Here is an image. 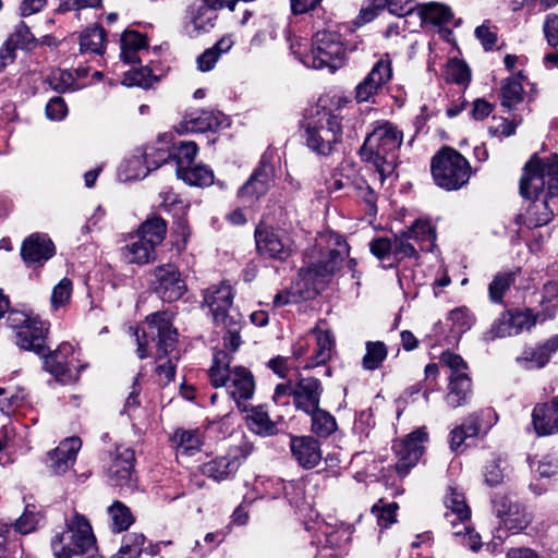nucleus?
I'll return each instance as SVG.
<instances>
[{
	"label": "nucleus",
	"mask_w": 558,
	"mask_h": 558,
	"mask_svg": "<svg viewBox=\"0 0 558 558\" xmlns=\"http://www.w3.org/2000/svg\"><path fill=\"white\" fill-rule=\"evenodd\" d=\"M9 39L19 49L29 50L36 46V39L24 22H20L16 25L14 33Z\"/></svg>",
	"instance_id": "nucleus-56"
},
{
	"label": "nucleus",
	"mask_w": 558,
	"mask_h": 558,
	"mask_svg": "<svg viewBox=\"0 0 558 558\" xmlns=\"http://www.w3.org/2000/svg\"><path fill=\"white\" fill-rule=\"evenodd\" d=\"M247 426L253 433L260 436H271L277 433L276 424L262 407L252 409L247 416Z\"/></svg>",
	"instance_id": "nucleus-40"
},
{
	"label": "nucleus",
	"mask_w": 558,
	"mask_h": 558,
	"mask_svg": "<svg viewBox=\"0 0 558 558\" xmlns=\"http://www.w3.org/2000/svg\"><path fill=\"white\" fill-rule=\"evenodd\" d=\"M372 254L379 260L392 262L391 239L377 238L369 243Z\"/></svg>",
	"instance_id": "nucleus-60"
},
{
	"label": "nucleus",
	"mask_w": 558,
	"mask_h": 558,
	"mask_svg": "<svg viewBox=\"0 0 558 558\" xmlns=\"http://www.w3.org/2000/svg\"><path fill=\"white\" fill-rule=\"evenodd\" d=\"M485 483L489 486H496L504 481V468L501 460H492L485 465L484 470Z\"/></svg>",
	"instance_id": "nucleus-63"
},
{
	"label": "nucleus",
	"mask_w": 558,
	"mask_h": 558,
	"mask_svg": "<svg viewBox=\"0 0 558 558\" xmlns=\"http://www.w3.org/2000/svg\"><path fill=\"white\" fill-rule=\"evenodd\" d=\"M144 543L145 536L142 533H129L123 536L120 550L128 553L125 558H138Z\"/></svg>",
	"instance_id": "nucleus-58"
},
{
	"label": "nucleus",
	"mask_w": 558,
	"mask_h": 558,
	"mask_svg": "<svg viewBox=\"0 0 558 558\" xmlns=\"http://www.w3.org/2000/svg\"><path fill=\"white\" fill-rule=\"evenodd\" d=\"M538 314H534L532 310H508L504 312L492 325L486 332V338L494 340L497 338L511 337L530 330L535 326Z\"/></svg>",
	"instance_id": "nucleus-12"
},
{
	"label": "nucleus",
	"mask_w": 558,
	"mask_h": 558,
	"mask_svg": "<svg viewBox=\"0 0 558 558\" xmlns=\"http://www.w3.org/2000/svg\"><path fill=\"white\" fill-rule=\"evenodd\" d=\"M221 117L213 111H201L185 116L184 121L177 128L179 133L215 132L220 128Z\"/></svg>",
	"instance_id": "nucleus-26"
},
{
	"label": "nucleus",
	"mask_w": 558,
	"mask_h": 558,
	"mask_svg": "<svg viewBox=\"0 0 558 558\" xmlns=\"http://www.w3.org/2000/svg\"><path fill=\"white\" fill-rule=\"evenodd\" d=\"M447 511L445 512V520L456 527L458 523L464 524L470 521L471 510L465 504L464 495L454 488H449V493L445 496L444 500Z\"/></svg>",
	"instance_id": "nucleus-27"
},
{
	"label": "nucleus",
	"mask_w": 558,
	"mask_h": 558,
	"mask_svg": "<svg viewBox=\"0 0 558 558\" xmlns=\"http://www.w3.org/2000/svg\"><path fill=\"white\" fill-rule=\"evenodd\" d=\"M5 317V326L15 330V343L16 345H25V333L38 332L41 335L43 328L36 324V318L28 317L25 313L20 311H8Z\"/></svg>",
	"instance_id": "nucleus-30"
},
{
	"label": "nucleus",
	"mask_w": 558,
	"mask_h": 558,
	"mask_svg": "<svg viewBox=\"0 0 558 558\" xmlns=\"http://www.w3.org/2000/svg\"><path fill=\"white\" fill-rule=\"evenodd\" d=\"M122 173L125 175V180H138L144 179L150 172L147 163L141 156H132L125 160V163L121 167Z\"/></svg>",
	"instance_id": "nucleus-55"
},
{
	"label": "nucleus",
	"mask_w": 558,
	"mask_h": 558,
	"mask_svg": "<svg viewBox=\"0 0 558 558\" xmlns=\"http://www.w3.org/2000/svg\"><path fill=\"white\" fill-rule=\"evenodd\" d=\"M558 349V336L548 339L537 348L525 349L521 356L517 357L519 363H529L527 367H543L547 364L550 355Z\"/></svg>",
	"instance_id": "nucleus-31"
},
{
	"label": "nucleus",
	"mask_w": 558,
	"mask_h": 558,
	"mask_svg": "<svg viewBox=\"0 0 558 558\" xmlns=\"http://www.w3.org/2000/svg\"><path fill=\"white\" fill-rule=\"evenodd\" d=\"M313 332L316 336L317 348L306 362L305 368H314L325 364L331 357L335 345V339L328 330L316 327L313 329Z\"/></svg>",
	"instance_id": "nucleus-32"
},
{
	"label": "nucleus",
	"mask_w": 558,
	"mask_h": 558,
	"mask_svg": "<svg viewBox=\"0 0 558 558\" xmlns=\"http://www.w3.org/2000/svg\"><path fill=\"white\" fill-rule=\"evenodd\" d=\"M167 233V223L166 221L153 215L148 217L138 228L137 233L145 240H148L155 246L162 243Z\"/></svg>",
	"instance_id": "nucleus-35"
},
{
	"label": "nucleus",
	"mask_w": 558,
	"mask_h": 558,
	"mask_svg": "<svg viewBox=\"0 0 558 558\" xmlns=\"http://www.w3.org/2000/svg\"><path fill=\"white\" fill-rule=\"evenodd\" d=\"M185 183L195 186H209L214 182L213 170L203 165H191L177 174Z\"/></svg>",
	"instance_id": "nucleus-44"
},
{
	"label": "nucleus",
	"mask_w": 558,
	"mask_h": 558,
	"mask_svg": "<svg viewBox=\"0 0 558 558\" xmlns=\"http://www.w3.org/2000/svg\"><path fill=\"white\" fill-rule=\"evenodd\" d=\"M398 509V505L396 502L389 504L387 506L379 507L378 505H374L372 507V512L377 517L378 524L381 527H388L396 521V510Z\"/></svg>",
	"instance_id": "nucleus-61"
},
{
	"label": "nucleus",
	"mask_w": 558,
	"mask_h": 558,
	"mask_svg": "<svg viewBox=\"0 0 558 558\" xmlns=\"http://www.w3.org/2000/svg\"><path fill=\"white\" fill-rule=\"evenodd\" d=\"M427 433L423 429H416L405 438L393 444V450L397 457L395 464L396 471L400 476L408 474L424 452V441L427 440Z\"/></svg>",
	"instance_id": "nucleus-15"
},
{
	"label": "nucleus",
	"mask_w": 558,
	"mask_h": 558,
	"mask_svg": "<svg viewBox=\"0 0 558 558\" xmlns=\"http://www.w3.org/2000/svg\"><path fill=\"white\" fill-rule=\"evenodd\" d=\"M430 169L435 183L447 191L461 189L471 177L469 161L451 147H444L433 157Z\"/></svg>",
	"instance_id": "nucleus-5"
},
{
	"label": "nucleus",
	"mask_w": 558,
	"mask_h": 558,
	"mask_svg": "<svg viewBox=\"0 0 558 558\" xmlns=\"http://www.w3.org/2000/svg\"><path fill=\"white\" fill-rule=\"evenodd\" d=\"M36 324L43 328L41 335L38 332L35 333L33 331L27 332L24 336L27 343L25 345L17 347L23 350L33 351L38 355H45V353L48 352V347L46 345V336L48 332L49 324L37 318Z\"/></svg>",
	"instance_id": "nucleus-51"
},
{
	"label": "nucleus",
	"mask_w": 558,
	"mask_h": 558,
	"mask_svg": "<svg viewBox=\"0 0 558 558\" xmlns=\"http://www.w3.org/2000/svg\"><path fill=\"white\" fill-rule=\"evenodd\" d=\"M422 24L444 26L449 24L453 15L449 7L441 3L430 2L416 8Z\"/></svg>",
	"instance_id": "nucleus-33"
},
{
	"label": "nucleus",
	"mask_w": 558,
	"mask_h": 558,
	"mask_svg": "<svg viewBox=\"0 0 558 558\" xmlns=\"http://www.w3.org/2000/svg\"><path fill=\"white\" fill-rule=\"evenodd\" d=\"M233 298V289L226 281L211 284L203 291V303L209 308L216 326L226 322L232 325V319L239 317L232 313Z\"/></svg>",
	"instance_id": "nucleus-13"
},
{
	"label": "nucleus",
	"mask_w": 558,
	"mask_h": 558,
	"mask_svg": "<svg viewBox=\"0 0 558 558\" xmlns=\"http://www.w3.org/2000/svg\"><path fill=\"white\" fill-rule=\"evenodd\" d=\"M391 247L392 262L388 264L390 267L407 257L417 258L418 256L416 248L411 243V238L407 234L405 231H401L400 233L393 235L391 239Z\"/></svg>",
	"instance_id": "nucleus-45"
},
{
	"label": "nucleus",
	"mask_w": 558,
	"mask_h": 558,
	"mask_svg": "<svg viewBox=\"0 0 558 558\" xmlns=\"http://www.w3.org/2000/svg\"><path fill=\"white\" fill-rule=\"evenodd\" d=\"M146 324L154 336L156 333L158 359L171 355L177 348L178 331L172 326V316L168 312H156L146 317Z\"/></svg>",
	"instance_id": "nucleus-17"
},
{
	"label": "nucleus",
	"mask_w": 558,
	"mask_h": 558,
	"mask_svg": "<svg viewBox=\"0 0 558 558\" xmlns=\"http://www.w3.org/2000/svg\"><path fill=\"white\" fill-rule=\"evenodd\" d=\"M405 232L411 240L416 242H428L433 244L436 239L435 228L428 220L417 219Z\"/></svg>",
	"instance_id": "nucleus-53"
},
{
	"label": "nucleus",
	"mask_w": 558,
	"mask_h": 558,
	"mask_svg": "<svg viewBox=\"0 0 558 558\" xmlns=\"http://www.w3.org/2000/svg\"><path fill=\"white\" fill-rule=\"evenodd\" d=\"M149 288L160 300L168 303L180 300L187 291L185 279L173 264L155 267L151 271Z\"/></svg>",
	"instance_id": "nucleus-9"
},
{
	"label": "nucleus",
	"mask_w": 558,
	"mask_h": 558,
	"mask_svg": "<svg viewBox=\"0 0 558 558\" xmlns=\"http://www.w3.org/2000/svg\"><path fill=\"white\" fill-rule=\"evenodd\" d=\"M46 83L57 93L74 90L75 77L68 70L53 69L46 78Z\"/></svg>",
	"instance_id": "nucleus-50"
},
{
	"label": "nucleus",
	"mask_w": 558,
	"mask_h": 558,
	"mask_svg": "<svg viewBox=\"0 0 558 558\" xmlns=\"http://www.w3.org/2000/svg\"><path fill=\"white\" fill-rule=\"evenodd\" d=\"M532 422L539 436L558 433V397L550 402L537 404L532 413Z\"/></svg>",
	"instance_id": "nucleus-25"
},
{
	"label": "nucleus",
	"mask_w": 558,
	"mask_h": 558,
	"mask_svg": "<svg viewBox=\"0 0 558 558\" xmlns=\"http://www.w3.org/2000/svg\"><path fill=\"white\" fill-rule=\"evenodd\" d=\"M302 128L306 146L319 156H330L342 137L340 119L324 108L305 118Z\"/></svg>",
	"instance_id": "nucleus-4"
},
{
	"label": "nucleus",
	"mask_w": 558,
	"mask_h": 558,
	"mask_svg": "<svg viewBox=\"0 0 558 558\" xmlns=\"http://www.w3.org/2000/svg\"><path fill=\"white\" fill-rule=\"evenodd\" d=\"M73 282L69 278L61 279L52 289L50 305L53 311L65 307L72 296Z\"/></svg>",
	"instance_id": "nucleus-52"
},
{
	"label": "nucleus",
	"mask_w": 558,
	"mask_h": 558,
	"mask_svg": "<svg viewBox=\"0 0 558 558\" xmlns=\"http://www.w3.org/2000/svg\"><path fill=\"white\" fill-rule=\"evenodd\" d=\"M218 327H222L227 330V335L223 338L225 345L227 348H230L232 351L238 350L240 347L241 340H240V320L239 317L232 319V325L228 322L221 323Z\"/></svg>",
	"instance_id": "nucleus-62"
},
{
	"label": "nucleus",
	"mask_w": 558,
	"mask_h": 558,
	"mask_svg": "<svg viewBox=\"0 0 558 558\" xmlns=\"http://www.w3.org/2000/svg\"><path fill=\"white\" fill-rule=\"evenodd\" d=\"M44 357L45 369L49 372L61 384H71L76 380V376L72 374L66 361L57 359L56 355H41Z\"/></svg>",
	"instance_id": "nucleus-46"
},
{
	"label": "nucleus",
	"mask_w": 558,
	"mask_h": 558,
	"mask_svg": "<svg viewBox=\"0 0 558 558\" xmlns=\"http://www.w3.org/2000/svg\"><path fill=\"white\" fill-rule=\"evenodd\" d=\"M253 445L242 440L231 447L226 456L217 457L202 465V473L215 481H225L235 474L242 462L252 453Z\"/></svg>",
	"instance_id": "nucleus-11"
},
{
	"label": "nucleus",
	"mask_w": 558,
	"mask_h": 558,
	"mask_svg": "<svg viewBox=\"0 0 558 558\" xmlns=\"http://www.w3.org/2000/svg\"><path fill=\"white\" fill-rule=\"evenodd\" d=\"M171 161L175 163V174L193 165L198 147L195 142L181 141L170 146Z\"/></svg>",
	"instance_id": "nucleus-34"
},
{
	"label": "nucleus",
	"mask_w": 558,
	"mask_h": 558,
	"mask_svg": "<svg viewBox=\"0 0 558 558\" xmlns=\"http://www.w3.org/2000/svg\"><path fill=\"white\" fill-rule=\"evenodd\" d=\"M448 319L452 323V328L458 333L465 332L474 324V317L466 308L451 311Z\"/></svg>",
	"instance_id": "nucleus-57"
},
{
	"label": "nucleus",
	"mask_w": 558,
	"mask_h": 558,
	"mask_svg": "<svg viewBox=\"0 0 558 558\" xmlns=\"http://www.w3.org/2000/svg\"><path fill=\"white\" fill-rule=\"evenodd\" d=\"M497 415L492 409L481 411L476 415H471L466 418L465 423L459 426L463 430L466 438L475 437L481 430L487 429L496 422Z\"/></svg>",
	"instance_id": "nucleus-39"
},
{
	"label": "nucleus",
	"mask_w": 558,
	"mask_h": 558,
	"mask_svg": "<svg viewBox=\"0 0 558 558\" xmlns=\"http://www.w3.org/2000/svg\"><path fill=\"white\" fill-rule=\"evenodd\" d=\"M312 416V432L319 437H328L337 429L336 418L328 412L314 410L308 413Z\"/></svg>",
	"instance_id": "nucleus-48"
},
{
	"label": "nucleus",
	"mask_w": 558,
	"mask_h": 558,
	"mask_svg": "<svg viewBox=\"0 0 558 558\" xmlns=\"http://www.w3.org/2000/svg\"><path fill=\"white\" fill-rule=\"evenodd\" d=\"M520 194L533 198L524 213L518 216L519 222L527 228H539L554 218L550 199L558 197V156L546 158L533 156L524 167L520 181Z\"/></svg>",
	"instance_id": "nucleus-1"
},
{
	"label": "nucleus",
	"mask_w": 558,
	"mask_h": 558,
	"mask_svg": "<svg viewBox=\"0 0 558 558\" xmlns=\"http://www.w3.org/2000/svg\"><path fill=\"white\" fill-rule=\"evenodd\" d=\"M135 453L126 447H118L109 468V477L116 486H130L133 477Z\"/></svg>",
	"instance_id": "nucleus-23"
},
{
	"label": "nucleus",
	"mask_w": 558,
	"mask_h": 558,
	"mask_svg": "<svg viewBox=\"0 0 558 558\" xmlns=\"http://www.w3.org/2000/svg\"><path fill=\"white\" fill-rule=\"evenodd\" d=\"M544 36L550 47L558 46V15L548 14L543 25Z\"/></svg>",
	"instance_id": "nucleus-64"
},
{
	"label": "nucleus",
	"mask_w": 558,
	"mask_h": 558,
	"mask_svg": "<svg viewBox=\"0 0 558 558\" xmlns=\"http://www.w3.org/2000/svg\"><path fill=\"white\" fill-rule=\"evenodd\" d=\"M65 530L56 533L51 539V549L56 558H71L84 555L96 548V536L89 520L73 511L64 519Z\"/></svg>",
	"instance_id": "nucleus-3"
},
{
	"label": "nucleus",
	"mask_w": 558,
	"mask_h": 558,
	"mask_svg": "<svg viewBox=\"0 0 558 558\" xmlns=\"http://www.w3.org/2000/svg\"><path fill=\"white\" fill-rule=\"evenodd\" d=\"M392 78L390 59L386 56L376 61L368 74L356 85L357 102H375V96Z\"/></svg>",
	"instance_id": "nucleus-14"
},
{
	"label": "nucleus",
	"mask_w": 558,
	"mask_h": 558,
	"mask_svg": "<svg viewBox=\"0 0 558 558\" xmlns=\"http://www.w3.org/2000/svg\"><path fill=\"white\" fill-rule=\"evenodd\" d=\"M522 76L514 75L506 78L501 84V106L512 109L523 100L524 89L521 83Z\"/></svg>",
	"instance_id": "nucleus-37"
},
{
	"label": "nucleus",
	"mask_w": 558,
	"mask_h": 558,
	"mask_svg": "<svg viewBox=\"0 0 558 558\" xmlns=\"http://www.w3.org/2000/svg\"><path fill=\"white\" fill-rule=\"evenodd\" d=\"M156 246L138 234L131 236L130 242L124 246L123 254L129 263L145 265L155 258Z\"/></svg>",
	"instance_id": "nucleus-29"
},
{
	"label": "nucleus",
	"mask_w": 558,
	"mask_h": 558,
	"mask_svg": "<svg viewBox=\"0 0 558 558\" xmlns=\"http://www.w3.org/2000/svg\"><path fill=\"white\" fill-rule=\"evenodd\" d=\"M322 391V385L318 379L313 377L301 378L291 391L295 408L305 413L317 410Z\"/></svg>",
	"instance_id": "nucleus-22"
},
{
	"label": "nucleus",
	"mask_w": 558,
	"mask_h": 558,
	"mask_svg": "<svg viewBox=\"0 0 558 558\" xmlns=\"http://www.w3.org/2000/svg\"><path fill=\"white\" fill-rule=\"evenodd\" d=\"M447 80L457 84H464L470 81L471 74L468 65L461 61H450L446 70Z\"/></svg>",
	"instance_id": "nucleus-59"
},
{
	"label": "nucleus",
	"mask_w": 558,
	"mask_h": 558,
	"mask_svg": "<svg viewBox=\"0 0 558 558\" xmlns=\"http://www.w3.org/2000/svg\"><path fill=\"white\" fill-rule=\"evenodd\" d=\"M344 54L345 49L340 35L335 32L322 31L315 34L311 53L305 56L303 63L315 69L336 70Z\"/></svg>",
	"instance_id": "nucleus-8"
},
{
	"label": "nucleus",
	"mask_w": 558,
	"mask_h": 558,
	"mask_svg": "<svg viewBox=\"0 0 558 558\" xmlns=\"http://www.w3.org/2000/svg\"><path fill=\"white\" fill-rule=\"evenodd\" d=\"M227 391L230 397L235 401L241 411H246L243 401L251 399L255 390V381L252 373L242 366H236L228 374L227 377Z\"/></svg>",
	"instance_id": "nucleus-20"
},
{
	"label": "nucleus",
	"mask_w": 558,
	"mask_h": 558,
	"mask_svg": "<svg viewBox=\"0 0 558 558\" xmlns=\"http://www.w3.org/2000/svg\"><path fill=\"white\" fill-rule=\"evenodd\" d=\"M519 270L498 272L488 286L489 299L494 303H501L505 293L515 282Z\"/></svg>",
	"instance_id": "nucleus-42"
},
{
	"label": "nucleus",
	"mask_w": 558,
	"mask_h": 558,
	"mask_svg": "<svg viewBox=\"0 0 558 558\" xmlns=\"http://www.w3.org/2000/svg\"><path fill=\"white\" fill-rule=\"evenodd\" d=\"M106 33L100 26L87 28L82 35L80 40L81 51H90L101 53L104 51Z\"/></svg>",
	"instance_id": "nucleus-49"
},
{
	"label": "nucleus",
	"mask_w": 558,
	"mask_h": 558,
	"mask_svg": "<svg viewBox=\"0 0 558 558\" xmlns=\"http://www.w3.org/2000/svg\"><path fill=\"white\" fill-rule=\"evenodd\" d=\"M54 254L56 246L46 233H32L21 245V257L27 267H43Z\"/></svg>",
	"instance_id": "nucleus-18"
},
{
	"label": "nucleus",
	"mask_w": 558,
	"mask_h": 558,
	"mask_svg": "<svg viewBox=\"0 0 558 558\" xmlns=\"http://www.w3.org/2000/svg\"><path fill=\"white\" fill-rule=\"evenodd\" d=\"M274 178V168L262 160L260 166L253 172L246 183L239 190V197L255 199L266 194Z\"/></svg>",
	"instance_id": "nucleus-24"
},
{
	"label": "nucleus",
	"mask_w": 558,
	"mask_h": 558,
	"mask_svg": "<svg viewBox=\"0 0 558 558\" xmlns=\"http://www.w3.org/2000/svg\"><path fill=\"white\" fill-rule=\"evenodd\" d=\"M337 248L330 250L326 259L301 268L295 280L296 292L301 298L310 299L317 292V284L332 275L340 263L349 255V246L344 240L337 239Z\"/></svg>",
	"instance_id": "nucleus-6"
},
{
	"label": "nucleus",
	"mask_w": 558,
	"mask_h": 558,
	"mask_svg": "<svg viewBox=\"0 0 558 558\" xmlns=\"http://www.w3.org/2000/svg\"><path fill=\"white\" fill-rule=\"evenodd\" d=\"M254 238L258 254L265 258L286 262L293 252V241L281 229L259 223Z\"/></svg>",
	"instance_id": "nucleus-10"
},
{
	"label": "nucleus",
	"mask_w": 558,
	"mask_h": 558,
	"mask_svg": "<svg viewBox=\"0 0 558 558\" xmlns=\"http://www.w3.org/2000/svg\"><path fill=\"white\" fill-rule=\"evenodd\" d=\"M231 356L226 351H218L214 354V364L209 368V377L214 387L227 385L228 374L233 368L230 367Z\"/></svg>",
	"instance_id": "nucleus-41"
},
{
	"label": "nucleus",
	"mask_w": 558,
	"mask_h": 558,
	"mask_svg": "<svg viewBox=\"0 0 558 558\" xmlns=\"http://www.w3.org/2000/svg\"><path fill=\"white\" fill-rule=\"evenodd\" d=\"M172 441L178 454L193 456L201 451L204 445V434L199 428H178L173 433Z\"/></svg>",
	"instance_id": "nucleus-28"
},
{
	"label": "nucleus",
	"mask_w": 558,
	"mask_h": 558,
	"mask_svg": "<svg viewBox=\"0 0 558 558\" xmlns=\"http://www.w3.org/2000/svg\"><path fill=\"white\" fill-rule=\"evenodd\" d=\"M402 141L403 133L388 121L379 123L366 136L360 156L376 169L381 182L395 172Z\"/></svg>",
	"instance_id": "nucleus-2"
},
{
	"label": "nucleus",
	"mask_w": 558,
	"mask_h": 558,
	"mask_svg": "<svg viewBox=\"0 0 558 558\" xmlns=\"http://www.w3.org/2000/svg\"><path fill=\"white\" fill-rule=\"evenodd\" d=\"M387 355L388 348L383 341H366L365 354L362 357L363 369L373 372L380 368Z\"/></svg>",
	"instance_id": "nucleus-36"
},
{
	"label": "nucleus",
	"mask_w": 558,
	"mask_h": 558,
	"mask_svg": "<svg viewBox=\"0 0 558 558\" xmlns=\"http://www.w3.org/2000/svg\"><path fill=\"white\" fill-rule=\"evenodd\" d=\"M81 447L82 440L78 437L72 436L62 440L47 454L46 465L49 471L54 475L68 472L73 466Z\"/></svg>",
	"instance_id": "nucleus-19"
},
{
	"label": "nucleus",
	"mask_w": 558,
	"mask_h": 558,
	"mask_svg": "<svg viewBox=\"0 0 558 558\" xmlns=\"http://www.w3.org/2000/svg\"><path fill=\"white\" fill-rule=\"evenodd\" d=\"M108 513L111 518L113 532L120 533L128 530L134 522V518L129 507L121 501H114L109 508Z\"/></svg>",
	"instance_id": "nucleus-47"
},
{
	"label": "nucleus",
	"mask_w": 558,
	"mask_h": 558,
	"mask_svg": "<svg viewBox=\"0 0 558 558\" xmlns=\"http://www.w3.org/2000/svg\"><path fill=\"white\" fill-rule=\"evenodd\" d=\"M155 81V76L151 74V71L147 66L141 69H132L128 71L123 77V84L129 87L137 86L148 88Z\"/></svg>",
	"instance_id": "nucleus-54"
},
{
	"label": "nucleus",
	"mask_w": 558,
	"mask_h": 558,
	"mask_svg": "<svg viewBox=\"0 0 558 558\" xmlns=\"http://www.w3.org/2000/svg\"><path fill=\"white\" fill-rule=\"evenodd\" d=\"M215 11L216 10L208 7L206 2L191 9L190 23L196 34L199 32H209L215 26V20L217 19Z\"/></svg>",
	"instance_id": "nucleus-43"
},
{
	"label": "nucleus",
	"mask_w": 558,
	"mask_h": 558,
	"mask_svg": "<svg viewBox=\"0 0 558 558\" xmlns=\"http://www.w3.org/2000/svg\"><path fill=\"white\" fill-rule=\"evenodd\" d=\"M142 157L150 171L156 170L163 163L171 161L170 146L159 140L155 144L146 146Z\"/></svg>",
	"instance_id": "nucleus-38"
},
{
	"label": "nucleus",
	"mask_w": 558,
	"mask_h": 558,
	"mask_svg": "<svg viewBox=\"0 0 558 558\" xmlns=\"http://www.w3.org/2000/svg\"><path fill=\"white\" fill-rule=\"evenodd\" d=\"M289 446L293 459L303 469H313L322 460L320 444L313 436H290Z\"/></svg>",
	"instance_id": "nucleus-21"
},
{
	"label": "nucleus",
	"mask_w": 558,
	"mask_h": 558,
	"mask_svg": "<svg viewBox=\"0 0 558 558\" xmlns=\"http://www.w3.org/2000/svg\"><path fill=\"white\" fill-rule=\"evenodd\" d=\"M439 361L449 369L446 403L453 409L466 404L472 396V383L468 374V364L460 355L450 351L442 352Z\"/></svg>",
	"instance_id": "nucleus-7"
},
{
	"label": "nucleus",
	"mask_w": 558,
	"mask_h": 558,
	"mask_svg": "<svg viewBox=\"0 0 558 558\" xmlns=\"http://www.w3.org/2000/svg\"><path fill=\"white\" fill-rule=\"evenodd\" d=\"M493 510L500 519V524L512 533L524 530L531 522L524 507L509 495H496L493 498Z\"/></svg>",
	"instance_id": "nucleus-16"
}]
</instances>
